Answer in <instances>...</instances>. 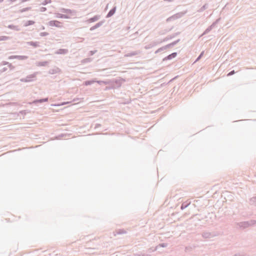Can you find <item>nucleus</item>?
Returning <instances> with one entry per match:
<instances>
[{"mask_svg":"<svg viewBox=\"0 0 256 256\" xmlns=\"http://www.w3.org/2000/svg\"><path fill=\"white\" fill-rule=\"evenodd\" d=\"M178 77V76L174 77V78L171 79L168 82V84L174 80L176 79V78Z\"/></svg>","mask_w":256,"mask_h":256,"instance_id":"4d7b16f0","label":"nucleus"},{"mask_svg":"<svg viewBox=\"0 0 256 256\" xmlns=\"http://www.w3.org/2000/svg\"><path fill=\"white\" fill-rule=\"evenodd\" d=\"M249 202L250 204L256 206V196L250 198Z\"/></svg>","mask_w":256,"mask_h":256,"instance_id":"5701e85b","label":"nucleus"},{"mask_svg":"<svg viewBox=\"0 0 256 256\" xmlns=\"http://www.w3.org/2000/svg\"><path fill=\"white\" fill-rule=\"evenodd\" d=\"M165 46L166 48V50L167 48H170L174 46L173 45L172 43L171 42V43H170L169 44H166V46Z\"/></svg>","mask_w":256,"mask_h":256,"instance_id":"e433bc0d","label":"nucleus"},{"mask_svg":"<svg viewBox=\"0 0 256 256\" xmlns=\"http://www.w3.org/2000/svg\"><path fill=\"white\" fill-rule=\"evenodd\" d=\"M26 44L28 46H33L34 48H38L40 46V42H26Z\"/></svg>","mask_w":256,"mask_h":256,"instance_id":"4468645a","label":"nucleus"},{"mask_svg":"<svg viewBox=\"0 0 256 256\" xmlns=\"http://www.w3.org/2000/svg\"><path fill=\"white\" fill-rule=\"evenodd\" d=\"M60 11L62 12L67 14H72L73 12H74V10H72L70 9H68V8H62L60 9Z\"/></svg>","mask_w":256,"mask_h":256,"instance_id":"aec40b11","label":"nucleus"},{"mask_svg":"<svg viewBox=\"0 0 256 256\" xmlns=\"http://www.w3.org/2000/svg\"><path fill=\"white\" fill-rule=\"evenodd\" d=\"M116 6H114L113 7L109 12H108V14H106V18H110L112 16L114 13L116 12Z\"/></svg>","mask_w":256,"mask_h":256,"instance_id":"9b49d317","label":"nucleus"},{"mask_svg":"<svg viewBox=\"0 0 256 256\" xmlns=\"http://www.w3.org/2000/svg\"><path fill=\"white\" fill-rule=\"evenodd\" d=\"M28 56H11L8 57L9 60L12 59H18L19 60H25L28 58Z\"/></svg>","mask_w":256,"mask_h":256,"instance_id":"423d86ee","label":"nucleus"},{"mask_svg":"<svg viewBox=\"0 0 256 256\" xmlns=\"http://www.w3.org/2000/svg\"><path fill=\"white\" fill-rule=\"evenodd\" d=\"M46 10V8L45 7H41L40 8V12H44Z\"/></svg>","mask_w":256,"mask_h":256,"instance_id":"a18cd8bd","label":"nucleus"},{"mask_svg":"<svg viewBox=\"0 0 256 256\" xmlns=\"http://www.w3.org/2000/svg\"><path fill=\"white\" fill-rule=\"evenodd\" d=\"M49 34L47 32H42L40 34V36H46Z\"/></svg>","mask_w":256,"mask_h":256,"instance_id":"c9c22d12","label":"nucleus"},{"mask_svg":"<svg viewBox=\"0 0 256 256\" xmlns=\"http://www.w3.org/2000/svg\"><path fill=\"white\" fill-rule=\"evenodd\" d=\"M208 32V28L206 29V30H204V32L202 34V35L203 34H207Z\"/></svg>","mask_w":256,"mask_h":256,"instance_id":"5fc2aeb1","label":"nucleus"},{"mask_svg":"<svg viewBox=\"0 0 256 256\" xmlns=\"http://www.w3.org/2000/svg\"><path fill=\"white\" fill-rule=\"evenodd\" d=\"M112 82V84H110L112 86H114L115 88H118L121 86L122 82H124V79L121 80H111Z\"/></svg>","mask_w":256,"mask_h":256,"instance_id":"20e7f679","label":"nucleus"},{"mask_svg":"<svg viewBox=\"0 0 256 256\" xmlns=\"http://www.w3.org/2000/svg\"><path fill=\"white\" fill-rule=\"evenodd\" d=\"M207 8V4H204L200 10V12H202Z\"/></svg>","mask_w":256,"mask_h":256,"instance_id":"a19ab883","label":"nucleus"},{"mask_svg":"<svg viewBox=\"0 0 256 256\" xmlns=\"http://www.w3.org/2000/svg\"><path fill=\"white\" fill-rule=\"evenodd\" d=\"M7 70V68L4 67V68H3L2 70H0L1 72H6V70Z\"/></svg>","mask_w":256,"mask_h":256,"instance_id":"864d4df0","label":"nucleus"},{"mask_svg":"<svg viewBox=\"0 0 256 256\" xmlns=\"http://www.w3.org/2000/svg\"><path fill=\"white\" fill-rule=\"evenodd\" d=\"M210 215H211L210 216V218H212V216H214V218L216 217V216L212 212Z\"/></svg>","mask_w":256,"mask_h":256,"instance_id":"bf43d9fd","label":"nucleus"},{"mask_svg":"<svg viewBox=\"0 0 256 256\" xmlns=\"http://www.w3.org/2000/svg\"><path fill=\"white\" fill-rule=\"evenodd\" d=\"M133 256V255L132 256Z\"/></svg>","mask_w":256,"mask_h":256,"instance_id":"774afa93","label":"nucleus"},{"mask_svg":"<svg viewBox=\"0 0 256 256\" xmlns=\"http://www.w3.org/2000/svg\"><path fill=\"white\" fill-rule=\"evenodd\" d=\"M164 84V83L162 84V86H163Z\"/></svg>","mask_w":256,"mask_h":256,"instance_id":"69168bd1","label":"nucleus"},{"mask_svg":"<svg viewBox=\"0 0 256 256\" xmlns=\"http://www.w3.org/2000/svg\"><path fill=\"white\" fill-rule=\"evenodd\" d=\"M256 224V220H252L248 221L242 222H236V224L242 229H244L248 228L249 226H252Z\"/></svg>","mask_w":256,"mask_h":256,"instance_id":"f257e3e1","label":"nucleus"},{"mask_svg":"<svg viewBox=\"0 0 256 256\" xmlns=\"http://www.w3.org/2000/svg\"><path fill=\"white\" fill-rule=\"evenodd\" d=\"M101 126L100 124H96L94 126V128H97Z\"/></svg>","mask_w":256,"mask_h":256,"instance_id":"603ef678","label":"nucleus"},{"mask_svg":"<svg viewBox=\"0 0 256 256\" xmlns=\"http://www.w3.org/2000/svg\"><path fill=\"white\" fill-rule=\"evenodd\" d=\"M164 84V83L162 84V86H163Z\"/></svg>","mask_w":256,"mask_h":256,"instance_id":"338daca9","label":"nucleus"},{"mask_svg":"<svg viewBox=\"0 0 256 256\" xmlns=\"http://www.w3.org/2000/svg\"><path fill=\"white\" fill-rule=\"evenodd\" d=\"M235 73H236V72L234 70H231L230 72H229L227 76H231L234 74Z\"/></svg>","mask_w":256,"mask_h":256,"instance_id":"ea45409f","label":"nucleus"},{"mask_svg":"<svg viewBox=\"0 0 256 256\" xmlns=\"http://www.w3.org/2000/svg\"><path fill=\"white\" fill-rule=\"evenodd\" d=\"M56 17L58 18H66V19L70 18V16H68V14H60V13L56 14Z\"/></svg>","mask_w":256,"mask_h":256,"instance_id":"a211bd4d","label":"nucleus"},{"mask_svg":"<svg viewBox=\"0 0 256 256\" xmlns=\"http://www.w3.org/2000/svg\"><path fill=\"white\" fill-rule=\"evenodd\" d=\"M66 136V135L65 134H59L58 136H56V138L58 139V140H60L63 137Z\"/></svg>","mask_w":256,"mask_h":256,"instance_id":"f704fd0d","label":"nucleus"},{"mask_svg":"<svg viewBox=\"0 0 256 256\" xmlns=\"http://www.w3.org/2000/svg\"><path fill=\"white\" fill-rule=\"evenodd\" d=\"M164 84V83L162 84V86H163Z\"/></svg>","mask_w":256,"mask_h":256,"instance_id":"0e129e2a","label":"nucleus"},{"mask_svg":"<svg viewBox=\"0 0 256 256\" xmlns=\"http://www.w3.org/2000/svg\"><path fill=\"white\" fill-rule=\"evenodd\" d=\"M97 51L96 50H90L89 52V55L92 56L94 55Z\"/></svg>","mask_w":256,"mask_h":256,"instance_id":"c03bdc74","label":"nucleus"},{"mask_svg":"<svg viewBox=\"0 0 256 256\" xmlns=\"http://www.w3.org/2000/svg\"><path fill=\"white\" fill-rule=\"evenodd\" d=\"M8 67L11 69V70H12L14 68V66L12 65V64H9L8 65Z\"/></svg>","mask_w":256,"mask_h":256,"instance_id":"8fccbe9b","label":"nucleus"},{"mask_svg":"<svg viewBox=\"0 0 256 256\" xmlns=\"http://www.w3.org/2000/svg\"><path fill=\"white\" fill-rule=\"evenodd\" d=\"M208 236H209V238H211V237H212V236H214V234H212L210 232H209Z\"/></svg>","mask_w":256,"mask_h":256,"instance_id":"13d9d810","label":"nucleus"},{"mask_svg":"<svg viewBox=\"0 0 256 256\" xmlns=\"http://www.w3.org/2000/svg\"><path fill=\"white\" fill-rule=\"evenodd\" d=\"M116 233L117 234H126V232L123 229H120L116 231Z\"/></svg>","mask_w":256,"mask_h":256,"instance_id":"c756f323","label":"nucleus"},{"mask_svg":"<svg viewBox=\"0 0 256 256\" xmlns=\"http://www.w3.org/2000/svg\"><path fill=\"white\" fill-rule=\"evenodd\" d=\"M204 52H202L199 55V56L196 59V60H195V62L198 61L200 59V58L202 57V56H203L204 54Z\"/></svg>","mask_w":256,"mask_h":256,"instance_id":"4c0bfd02","label":"nucleus"},{"mask_svg":"<svg viewBox=\"0 0 256 256\" xmlns=\"http://www.w3.org/2000/svg\"><path fill=\"white\" fill-rule=\"evenodd\" d=\"M168 246V244L167 243H162L156 246L154 250H158L159 247H162V248H165L166 247Z\"/></svg>","mask_w":256,"mask_h":256,"instance_id":"b1692460","label":"nucleus"},{"mask_svg":"<svg viewBox=\"0 0 256 256\" xmlns=\"http://www.w3.org/2000/svg\"><path fill=\"white\" fill-rule=\"evenodd\" d=\"M152 48V46L151 44H147L146 46H145L144 48L146 50L148 49H149V48Z\"/></svg>","mask_w":256,"mask_h":256,"instance_id":"79ce46f5","label":"nucleus"},{"mask_svg":"<svg viewBox=\"0 0 256 256\" xmlns=\"http://www.w3.org/2000/svg\"><path fill=\"white\" fill-rule=\"evenodd\" d=\"M68 52V49L60 48L55 52L56 54H66Z\"/></svg>","mask_w":256,"mask_h":256,"instance_id":"6e6552de","label":"nucleus"},{"mask_svg":"<svg viewBox=\"0 0 256 256\" xmlns=\"http://www.w3.org/2000/svg\"><path fill=\"white\" fill-rule=\"evenodd\" d=\"M8 28L10 29L16 30V31H20L21 30L20 28L18 26H14V24H9L8 26Z\"/></svg>","mask_w":256,"mask_h":256,"instance_id":"2eb2a0df","label":"nucleus"},{"mask_svg":"<svg viewBox=\"0 0 256 256\" xmlns=\"http://www.w3.org/2000/svg\"><path fill=\"white\" fill-rule=\"evenodd\" d=\"M202 236L204 238H208V232H204Z\"/></svg>","mask_w":256,"mask_h":256,"instance_id":"37998d69","label":"nucleus"},{"mask_svg":"<svg viewBox=\"0 0 256 256\" xmlns=\"http://www.w3.org/2000/svg\"><path fill=\"white\" fill-rule=\"evenodd\" d=\"M163 42V40H161L160 42H158V41H153L152 42H150L152 46V47L156 46L157 44H160L161 42Z\"/></svg>","mask_w":256,"mask_h":256,"instance_id":"2f4dec72","label":"nucleus"},{"mask_svg":"<svg viewBox=\"0 0 256 256\" xmlns=\"http://www.w3.org/2000/svg\"><path fill=\"white\" fill-rule=\"evenodd\" d=\"M20 113L22 114L25 115L26 114V110H21L20 112Z\"/></svg>","mask_w":256,"mask_h":256,"instance_id":"3c124183","label":"nucleus"},{"mask_svg":"<svg viewBox=\"0 0 256 256\" xmlns=\"http://www.w3.org/2000/svg\"><path fill=\"white\" fill-rule=\"evenodd\" d=\"M190 201L189 200H186V202H183L181 204L180 209L182 210H184L190 204Z\"/></svg>","mask_w":256,"mask_h":256,"instance_id":"dca6fc26","label":"nucleus"},{"mask_svg":"<svg viewBox=\"0 0 256 256\" xmlns=\"http://www.w3.org/2000/svg\"><path fill=\"white\" fill-rule=\"evenodd\" d=\"M139 54H140V52H138V51L132 52H128V53L125 54L124 56H126V57H130V56H134L138 55Z\"/></svg>","mask_w":256,"mask_h":256,"instance_id":"f3484780","label":"nucleus"},{"mask_svg":"<svg viewBox=\"0 0 256 256\" xmlns=\"http://www.w3.org/2000/svg\"><path fill=\"white\" fill-rule=\"evenodd\" d=\"M10 63L6 61H2V65H8Z\"/></svg>","mask_w":256,"mask_h":256,"instance_id":"09e8293b","label":"nucleus"},{"mask_svg":"<svg viewBox=\"0 0 256 256\" xmlns=\"http://www.w3.org/2000/svg\"><path fill=\"white\" fill-rule=\"evenodd\" d=\"M100 18V16H98V15H96V16H94L89 18L88 20V22H94L98 20Z\"/></svg>","mask_w":256,"mask_h":256,"instance_id":"6ab92c4d","label":"nucleus"},{"mask_svg":"<svg viewBox=\"0 0 256 256\" xmlns=\"http://www.w3.org/2000/svg\"><path fill=\"white\" fill-rule=\"evenodd\" d=\"M184 15V13H183V12L177 13V14H174L173 16L168 18L166 19V22H168L172 21V20H176L178 18H180Z\"/></svg>","mask_w":256,"mask_h":256,"instance_id":"7ed1b4c3","label":"nucleus"},{"mask_svg":"<svg viewBox=\"0 0 256 256\" xmlns=\"http://www.w3.org/2000/svg\"><path fill=\"white\" fill-rule=\"evenodd\" d=\"M60 72V68H54L50 69L48 71V74H54L59 73Z\"/></svg>","mask_w":256,"mask_h":256,"instance_id":"f8f14e48","label":"nucleus"},{"mask_svg":"<svg viewBox=\"0 0 256 256\" xmlns=\"http://www.w3.org/2000/svg\"><path fill=\"white\" fill-rule=\"evenodd\" d=\"M96 82H97L100 84H112V82L110 80H96Z\"/></svg>","mask_w":256,"mask_h":256,"instance_id":"4be33fe9","label":"nucleus"},{"mask_svg":"<svg viewBox=\"0 0 256 256\" xmlns=\"http://www.w3.org/2000/svg\"><path fill=\"white\" fill-rule=\"evenodd\" d=\"M48 98H40V99L35 100H34L32 102V104H37L38 103H42V102H46L48 101Z\"/></svg>","mask_w":256,"mask_h":256,"instance_id":"1a4fd4ad","label":"nucleus"},{"mask_svg":"<svg viewBox=\"0 0 256 256\" xmlns=\"http://www.w3.org/2000/svg\"><path fill=\"white\" fill-rule=\"evenodd\" d=\"M48 25L50 26H56L59 28L62 27V26L61 25V22L56 20H52L48 22Z\"/></svg>","mask_w":256,"mask_h":256,"instance_id":"39448f33","label":"nucleus"},{"mask_svg":"<svg viewBox=\"0 0 256 256\" xmlns=\"http://www.w3.org/2000/svg\"><path fill=\"white\" fill-rule=\"evenodd\" d=\"M166 47L165 46H162L159 48H158L156 52H155V54H157L158 52H160L162 50H166Z\"/></svg>","mask_w":256,"mask_h":256,"instance_id":"473e14b6","label":"nucleus"},{"mask_svg":"<svg viewBox=\"0 0 256 256\" xmlns=\"http://www.w3.org/2000/svg\"><path fill=\"white\" fill-rule=\"evenodd\" d=\"M48 62L46 61L40 62L37 64V66H44L48 64Z\"/></svg>","mask_w":256,"mask_h":256,"instance_id":"cd10ccee","label":"nucleus"},{"mask_svg":"<svg viewBox=\"0 0 256 256\" xmlns=\"http://www.w3.org/2000/svg\"><path fill=\"white\" fill-rule=\"evenodd\" d=\"M177 56V52H174L172 53L171 54L168 55V56H166L164 59L163 60H172L173 58H174Z\"/></svg>","mask_w":256,"mask_h":256,"instance_id":"0eeeda50","label":"nucleus"},{"mask_svg":"<svg viewBox=\"0 0 256 256\" xmlns=\"http://www.w3.org/2000/svg\"><path fill=\"white\" fill-rule=\"evenodd\" d=\"M90 62V58H85L83 60L84 62Z\"/></svg>","mask_w":256,"mask_h":256,"instance_id":"de8ad7c7","label":"nucleus"},{"mask_svg":"<svg viewBox=\"0 0 256 256\" xmlns=\"http://www.w3.org/2000/svg\"><path fill=\"white\" fill-rule=\"evenodd\" d=\"M34 24V22L32 20H28L24 24V26H28Z\"/></svg>","mask_w":256,"mask_h":256,"instance_id":"bb28decb","label":"nucleus"},{"mask_svg":"<svg viewBox=\"0 0 256 256\" xmlns=\"http://www.w3.org/2000/svg\"><path fill=\"white\" fill-rule=\"evenodd\" d=\"M10 39V38L8 36H0V41L7 40Z\"/></svg>","mask_w":256,"mask_h":256,"instance_id":"7c9ffc66","label":"nucleus"},{"mask_svg":"<svg viewBox=\"0 0 256 256\" xmlns=\"http://www.w3.org/2000/svg\"><path fill=\"white\" fill-rule=\"evenodd\" d=\"M170 30H164V32H160V34H164L165 33L168 32Z\"/></svg>","mask_w":256,"mask_h":256,"instance_id":"6e6d98bb","label":"nucleus"},{"mask_svg":"<svg viewBox=\"0 0 256 256\" xmlns=\"http://www.w3.org/2000/svg\"><path fill=\"white\" fill-rule=\"evenodd\" d=\"M220 18H218L216 19L214 22H212V24L210 26H209V32L216 26L218 24V23L220 21Z\"/></svg>","mask_w":256,"mask_h":256,"instance_id":"412c9836","label":"nucleus"},{"mask_svg":"<svg viewBox=\"0 0 256 256\" xmlns=\"http://www.w3.org/2000/svg\"><path fill=\"white\" fill-rule=\"evenodd\" d=\"M38 72H35L32 74L28 75L25 78H22L20 81L22 82H32L36 80Z\"/></svg>","mask_w":256,"mask_h":256,"instance_id":"f03ea898","label":"nucleus"},{"mask_svg":"<svg viewBox=\"0 0 256 256\" xmlns=\"http://www.w3.org/2000/svg\"><path fill=\"white\" fill-rule=\"evenodd\" d=\"M133 256H151V255L146 253L139 252L134 254Z\"/></svg>","mask_w":256,"mask_h":256,"instance_id":"a878e982","label":"nucleus"},{"mask_svg":"<svg viewBox=\"0 0 256 256\" xmlns=\"http://www.w3.org/2000/svg\"><path fill=\"white\" fill-rule=\"evenodd\" d=\"M4 2V0H0V3L2 2Z\"/></svg>","mask_w":256,"mask_h":256,"instance_id":"e2e57ef3","label":"nucleus"},{"mask_svg":"<svg viewBox=\"0 0 256 256\" xmlns=\"http://www.w3.org/2000/svg\"><path fill=\"white\" fill-rule=\"evenodd\" d=\"M31 8H32L31 7H26V8L20 10L18 12L20 13H22L24 12H26V11H28V10H31Z\"/></svg>","mask_w":256,"mask_h":256,"instance_id":"c85d7f7f","label":"nucleus"},{"mask_svg":"<svg viewBox=\"0 0 256 256\" xmlns=\"http://www.w3.org/2000/svg\"><path fill=\"white\" fill-rule=\"evenodd\" d=\"M115 88L114 86H106L104 90H109L111 89Z\"/></svg>","mask_w":256,"mask_h":256,"instance_id":"58836bf2","label":"nucleus"},{"mask_svg":"<svg viewBox=\"0 0 256 256\" xmlns=\"http://www.w3.org/2000/svg\"><path fill=\"white\" fill-rule=\"evenodd\" d=\"M180 34V32H177L176 33H174V34H172V35L167 36L164 38L163 39V42H166L168 41L169 40L172 39L174 38L176 36Z\"/></svg>","mask_w":256,"mask_h":256,"instance_id":"9d476101","label":"nucleus"},{"mask_svg":"<svg viewBox=\"0 0 256 256\" xmlns=\"http://www.w3.org/2000/svg\"><path fill=\"white\" fill-rule=\"evenodd\" d=\"M51 2V0H44L42 2V4L45 6L48 4H50Z\"/></svg>","mask_w":256,"mask_h":256,"instance_id":"72a5a7b5","label":"nucleus"},{"mask_svg":"<svg viewBox=\"0 0 256 256\" xmlns=\"http://www.w3.org/2000/svg\"><path fill=\"white\" fill-rule=\"evenodd\" d=\"M96 80H86L84 82V85L87 86L89 85H91L94 83L96 82Z\"/></svg>","mask_w":256,"mask_h":256,"instance_id":"393cba45","label":"nucleus"},{"mask_svg":"<svg viewBox=\"0 0 256 256\" xmlns=\"http://www.w3.org/2000/svg\"><path fill=\"white\" fill-rule=\"evenodd\" d=\"M104 22V21H100V22H98L94 26H92L90 28V31H92V30H94L95 29H96V28L100 27V26H102Z\"/></svg>","mask_w":256,"mask_h":256,"instance_id":"ddd939ff","label":"nucleus"},{"mask_svg":"<svg viewBox=\"0 0 256 256\" xmlns=\"http://www.w3.org/2000/svg\"><path fill=\"white\" fill-rule=\"evenodd\" d=\"M42 30H44V26H42Z\"/></svg>","mask_w":256,"mask_h":256,"instance_id":"680f3d73","label":"nucleus"},{"mask_svg":"<svg viewBox=\"0 0 256 256\" xmlns=\"http://www.w3.org/2000/svg\"><path fill=\"white\" fill-rule=\"evenodd\" d=\"M165 2H172L174 1V0H164Z\"/></svg>","mask_w":256,"mask_h":256,"instance_id":"052dcab7","label":"nucleus"},{"mask_svg":"<svg viewBox=\"0 0 256 256\" xmlns=\"http://www.w3.org/2000/svg\"><path fill=\"white\" fill-rule=\"evenodd\" d=\"M180 41V39H178L177 40H175L173 42H172L173 45L174 46L175 45H176Z\"/></svg>","mask_w":256,"mask_h":256,"instance_id":"49530a36","label":"nucleus"}]
</instances>
